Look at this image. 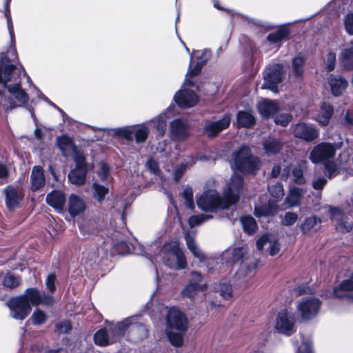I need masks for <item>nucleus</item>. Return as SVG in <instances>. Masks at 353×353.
<instances>
[{
	"label": "nucleus",
	"mask_w": 353,
	"mask_h": 353,
	"mask_svg": "<svg viewBox=\"0 0 353 353\" xmlns=\"http://www.w3.org/2000/svg\"><path fill=\"white\" fill-rule=\"evenodd\" d=\"M345 27L346 31L353 35V13L347 14L345 19Z\"/></svg>",
	"instance_id": "0e129e2a"
},
{
	"label": "nucleus",
	"mask_w": 353,
	"mask_h": 353,
	"mask_svg": "<svg viewBox=\"0 0 353 353\" xmlns=\"http://www.w3.org/2000/svg\"><path fill=\"white\" fill-rule=\"evenodd\" d=\"M165 334L169 342L174 347H181L183 343V334L188 328L186 315L176 307L168 309L166 315Z\"/></svg>",
	"instance_id": "20e7f679"
},
{
	"label": "nucleus",
	"mask_w": 353,
	"mask_h": 353,
	"mask_svg": "<svg viewBox=\"0 0 353 353\" xmlns=\"http://www.w3.org/2000/svg\"><path fill=\"white\" fill-rule=\"evenodd\" d=\"M68 210L71 216H77L83 213L85 210V202L79 196L71 194L69 197Z\"/></svg>",
	"instance_id": "bb28decb"
},
{
	"label": "nucleus",
	"mask_w": 353,
	"mask_h": 353,
	"mask_svg": "<svg viewBox=\"0 0 353 353\" xmlns=\"http://www.w3.org/2000/svg\"><path fill=\"white\" fill-rule=\"evenodd\" d=\"M194 83L192 82V85ZM188 85H183V88L174 95L175 102L181 108H190L198 102L197 95L192 90L185 88Z\"/></svg>",
	"instance_id": "dca6fc26"
},
{
	"label": "nucleus",
	"mask_w": 353,
	"mask_h": 353,
	"mask_svg": "<svg viewBox=\"0 0 353 353\" xmlns=\"http://www.w3.org/2000/svg\"><path fill=\"white\" fill-rule=\"evenodd\" d=\"M6 62V59L0 61V83L3 84L19 103V104L16 105L14 103L10 101L9 104H3L6 109L12 110L17 106L22 105L28 101V96L22 89L19 80L22 72L24 75L26 74L21 67L17 68Z\"/></svg>",
	"instance_id": "7ed1b4c3"
},
{
	"label": "nucleus",
	"mask_w": 353,
	"mask_h": 353,
	"mask_svg": "<svg viewBox=\"0 0 353 353\" xmlns=\"http://www.w3.org/2000/svg\"><path fill=\"white\" fill-rule=\"evenodd\" d=\"M265 153L268 155H274L279 152L282 148V143L280 139L274 137H269L263 143Z\"/></svg>",
	"instance_id": "7c9ffc66"
},
{
	"label": "nucleus",
	"mask_w": 353,
	"mask_h": 353,
	"mask_svg": "<svg viewBox=\"0 0 353 353\" xmlns=\"http://www.w3.org/2000/svg\"><path fill=\"white\" fill-rule=\"evenodd\" d=\"M92 190L94 198L100 203L104 201L105 196L109 192V189L107 187L97 183L92 184Z\"/></svg>",
	"instance_id": "79ce46f5"
},
{
	"label": "nucleus",
	"mask_w": 353,
	"mask_h": 353,
	"mask_svg": "<svg viewBox=\"0 0 353 353\" xmlns=\"http://www.w3.org/2000/svg\"><path fill=\"white\" fill-rule=\"evenodd\" d=\"M240 221L243 226V230L250 234H254L256 229L257 225L254 219L250 216H243L241 218Z\"/></svg>",
	"instance_id": "a18cd8bd"
},
{
	"label": "nucleus",
	"mask_w": 353,
	"mask_h": 353,
	"mask_svg": "<svg viewBox=\"0 0 353 353\" xmlns=\"http://www.w3.org/2000/svg\"><path fill=\"white\" fill-rule=\"evenodd\" d=\"M333 114L332 107L325 103H323L319 113L316 117V121L322 125H327L330 122V119Z\"/></svg>",
	"instance_id": "473e14b6"
},
{
	"label": "nucleus",
	"mask_w": 353,
	"mask_h": 353,
	"mask_svg": "<svg viewBox=\"0 0 353 353\" xmlns=\"http://www.w3.org/2000/svg\"><path fill=\"white\" fill-rule=\"evenodd\" d=\"M311 342L307 340L306 341H303L302 345L298 347L296 353H311Z\"/></svg>",
	"instance_id": "774afa93"
},
{
	"label": "nucleus",
	"mask_w": 353,
	"mask_h": 353,
	"mask_svg": "<svg viewBox=\"0 0 353 353\" xmlns=\"http://www.w3.org/2000/svg\"><path fill=\"white\" fill-rule=\"evenodd\" d=\"M265 245L268 246L269 253L272 256L276 255L280 251L279 243L270 234L263 235L256 241V247L259 250H263Z\"/></svg>",
	"instance_id": "4be33fe9"
},
{
	"label": "nucleus",
	"mask_w": 353,
	"mask_h": 353,
	"mask_svg": "<svg viewBox=\"0 0 353 353\" xmlns=\"http://www.w3.org/2000/svg\"><path fill=\"white\" fill-rule=\"evenodd\" d=\"M87 168H76L68 174L70 181L72 184L81 185L85 183Z\"/></svg>",
	"instance_id": "f704fd0d"
},
{
	"label": "nucleus",
	"mask_w": 353,
	"mask_h": 353,
	"mask_svg": "<svg viewBox=\"0 0 353 353\" xmlns=\"http://www.w3.org/2000/svg\"><path fill=\"white\" fill-rule=\"evenodd\" d=\"M169 133L172 140L184 141L190 135L188 122L181 118L174 119L170 123Z\"/></svg>",
	"instance_id": "ddd939ff"
},
{
	"label": "nucleus",
	"mask_w": 353,
	"mask_h": 353,
	"mask_svg": "<svg viewBox=\"0 0 353 353\" xmlns=\"http://www.w3.org/2000/svg\"><path fill=\"white\" fill-rule=\"evenodd\" d=\"M71 329L72 326L68 321H63L56 324V330L59 333H68Z\"/></svg>",
	"instance_id": "052dcab7"
},
{
	"label": "nucleus",
	"mask_w": 353,
	"mask_h": 353,
	"mask_svg": "<svg viewBox=\"0 0 353 353\" xmlns=\"http://www.w3.org/2000/svg\"><path fill=\"white\" fill-rule=\"evenodd\" d=\"M70 156H72L76 163V168H87L85 163V158L81 152L75 149V152L72 153Z\"/></svg>",
	"instance_id": "3c124183"
},
{
	"label": "nucleus",
	"mask_w": 353,
	"mask_h": 353,
	"mask_svg": "<svg viewBox=\"0 0 353 353\" xmlns=\"http://www.w3.org/2000/svg\"><path fill=\"white\" fill-rule=\"evenodd\" d=\"M114 246H115L116 250L119 254H122L128 253V252H130V245H128V243L125 241H123L121 242L116 243L114 244Z\"/></svg>",
	"instance_id": "680f3d73"
},
{
	"label": "nucleus",
	"mask_w": 353,
	"mask_h": 353,
	"mask_svg": "<svg viewBox=\"0 0 353 353\" xmlns=\"http://www.w3.org/2000/svg\"><path fill=\"white\" fill-rule=\"evenodd\" d=\"M158 256L168 267L174 270H183L187 265L185 255L176 243H165Z\"/></svg>",
	"instance_id": "39448f33"
},
{
	"label": "nucleus",
	"mask_w": 353,
	"mask_h": 353,
	"mask_svg": "<svg viewBox=\"0 0 353 353\" xmlns=\"http://www.w3.org/2000/svg\"><path fill=\"white\" fill-rule=\"evenodd\" d=\"M196 163L194 156L188 157L185 161L178 165L174 171V177L177 182L181 178L186 170L192 166Z\"/></svg>",
	"instance_id": "58836bf2"
},
{
	"label": "nucleus",
	"mask_w": 353,
	"mask_h": 353,
	"mask_svg": "<svg viewBox=\"0 0 353 353\" xmlns=\"http://www.w3.org/2000/svg\"><path fill=\"white\" fill-rule=\"evenodd\" d=\"M216 290L219 292L220 295L225 299H230L232 296V288L231 285L226 283H221L216 287Z\"/></svg>",
	"instance_id": "de8ad7c7"
},
{
	"label": "nucleus",
	"mask_w": 353,
	"mask_h": 353,
	"mask_svg": "<svg viewBox=\"0 0 353 353\" xmlns=\"http://www.w3.org/2000/svg\"><path fill=\"white\" fill-rule=\"evenodd\" d=\"M277 212V208L275 205H258L255 207L254 214L256 216H272Z\"/></svg>",
	"instance_id": "37998d69"
},
{
	"label": "nucleus",
	"mask_w": 353,
	"mask_h": 353,
	"mask_svg": "<svg viewBox=\"0 0 353 353\" xmlns=\"http://www.w3.org/2000/svg\"><path fill=\"white\" fill-rule=\"evenodd\" d=\"M21 279L10 272H7L2 278V285L7 289H14L21 285Z\"/></svg>",
	"instance_id": "e433bc0d"
},
{
	"label": "nucleus",
	"mask_w": 353,
	"mask_h": 353,
	"mask_svg": "<svg viewBox=\"0 0 353 353\" xmlns=\"http://www.w3.org/2000/svg\"><path fill=\"white\" fill-rule=\"evenodd\" d=\"M325 174L331 179L337 174L336 165L334 162H328L325 164Z\"/></svg>",
	"instance_id": "bf43d9fd"
},
{
	"label": "nucleus",
	"mask_w": 353,
	"mask_h": 353,
	"mask_svg": "<svg viewBox=\"0 0 353 353\" xmlns=\"http://www.w3.org/2000/svg\"><path fill=\"white\" fill-rule=\"evenodd\" d=\"M290 35V30L286 26L280 27L276 32L269 34L267 37L265 45L271 48H278L284 39Z\"/></svg>",
	"instance_id": "412c9836"
},
{
	"label": "nucleus",
	"mask_w": 353,
	"mask_h": 353,
	"mask_svg": "<svg viewBox=\"0 0 353 353\" xmlns=\"http://www.w3.org/2000/svg\"><path fill=\"white\" fill-rule=\"evenodd\" d=\"M113 135L122 137L127 141H132L134 139V125L125 126L110 130Z\"/></svg>",
	"instance_id": "a19ab883"
},
{
	"label": "nucleus",
	"mask_w": 353,
	"mask_h": 353,
	"mask_svg": "<svg viewBox=\"0 0 353 353\" xmlns=\"http://www.w3.org/2000/svg\"><path fill=\"white\" fill-rule=\"evenodd\" d=\"M21 296H24L25 300H27L30 305L33 306L39 305L51 306L54 303L52 296L48 295L45 292H40L38 289L34 288H28Z\"/></svg>",
	"instance_id": "2eb2a0df"
},
{
	"label": "nucleus",
	"mask_w": 353,
	"mask_h": 353,
	"mask_svg": "<svg viewBox=\"0 0 353 353\" xmlns=\"http://www.w3.org/2000/svg\"><path fill=\"white\" fill-rule=\"evenodd\" d=\"M284 78L283 65L279 63L270 65L264 72V83L262 88L269 89L274 92L278 91L277 86Z\"/></svg>",
	"instance_id": "0eeeda50"
},
{
	"label": "nucleus",
	"mask_w": 353,
	"mask_h": 353,
	"mask_svg": "<svg viewBox=\"0 0 353 353\" xmlns=\"http://www.w3.org/2000/svg\"><path fill=\"white\" fill-rule=\"evenodd\" d=\"M321 303L319 299L310 297L303 299L298 304L297 309L303 319L309 320L319 313Z\"/></svg>",
	"instance_id": "4468645a"
},
{
	"label": "nucleus",
	"mask_w": 353,
	"mask_h": 353,
	"mask_svg": "<svg viewBox=\"0 0 353 353\" xmlns=\"http://www.w3.org/2000/svg\"><path fill=\"white\" fill-rule=\"evenodd\" d=\"M55 280H56V276H55L54 274H49L46 279V285L48 290L51 293H53L56 290Z\"/></svg>",
	"instance_id": "e2e57ef3"
},
{
	"label": "nucleus",
	"mask_w": 353,
	"mask_h": 353,
	"mask_svg": "<svg viewBox=\"0 0 353 353\" xmlns=\"http://www.w3.org/2000/svg\"><path fill=\"white\" fill-rule=\"evenodd\" d=\"M305 59L303 57L298 55L292 61V71L297 78H302L305 72Z\"/></svg>",
	"instance_id": "4c0bfd02"
},
{
	"label": "nucleus",
	"mask_w": 353,
	"mask_h": 353,
	"mask_svg": "<svg viewBox=\"0 0 353 353\" xmlns=\"http://www.w3.org/2000/svg\"><path fill=\"white\" fill-rule=\"evenodd\" d=\"M147 168L154 174H158L159 172V168L157 162L153 159H150L146 163Z\"/></svg>",
	"instance_id": "69168bd1"
},
{
	"label": "nucleus",
	"mask_w": 353,
	"mask_h": 353,
	"mask_svg": "<svg viewBox=\"0 0 353 353\" xmlns=\"http://www.w3.org/2000/svg\"><path fill=\"white\" fill-rule=\"evenodd\" d=\"M307 162L305 160H299L297 165L292 169V178L295 183L302 185L306 182L303 176V170L307 168Z\"/></svg>",
	"instance_id": "2f4dec72"
},
{
	"label": "nucleus",
	"mask_w": 353,
	"mask_h": 353,
	"mask_svg": "<svg viewBox=\"0 0 353 353\" xmlns=\"http://www.w3.org/2000/svg\"><path fill=\"white\" fill-rule=\"evenodd\" d=\"M194 238V234L185 232V239L188 250L191 252L195 258L199 259L200 263H203L207 267L209 272L214 270V265L218 263L216 259L212 256H206L199 247L198 244L195 241Z\"/></svg>",
	"instance_id": "423d86ee"
},
{
	"label": "nucleus",
	"mask_w": 353,
	"mask_h": 353,
	"mask_svg": "<svg viewBox=\"0 0 353 353\" xmlns=\"http://www.w3.org/2000/svg\"><path fill=\"white\" fill-rule=\"evenodd\" d=\"M183 198L185 199V203L188 208L192 209L194 208L193 194L191 188H186L183 192Z\"/></svg>",
	"instance_id": "864d4df0"
},
{
	"label": "nucleus",
	"mask_w": 353,
	"mask_h": 353,
	"mask_svg": "<svg viewBox=\"0 0 353 353\" xmlns=\"http://www.w3.org/2000/svg\"><path fill=\"white\" fill-rule=\"evenodd\" d=\"M238 125L245 128H250L255 123V118L250 112L240 111L237 114Z\"/></svg>",
	"instance_id": "ea45409f"
},
{
	"label": "nucleus",
	"mask_w": 353,
	"mask_h": 353,
	"mask_svg": "<svg viewBox=\"0 0 353 353\" xmlns=\"http://www.w3.org/2000/svg\"><path fill=\"white\" fill-rule=\"evenodd\" d=\"M296 319L294 314L286 309L278 312L274 329L280 334L291 336L295 332Z\"/></svg>",
	"instance_id": "6e6552de"
},
{
	"label": "nucleus",
	"mask_w": 353,
	"mask_h": 353,
	"mask_svg": "<svg viewBox=\"0 0 353 353\" xmlns=\"http://www.w3.org/2000/svg\"><path fill=\"white\" fill-rule=\"evenodd\" d=\"M336 54L330 52L327 53L325 59V68L327 72L332 71L335 68Z\"/></svg>",
	"instance_id": "603ef678"
},
{
	"label": "nucleus",
	"mask_w": 353,
	"mask_h": 353,
	"mask_svg": "<svg viewBox=\"0 0 353 353\" xmlns=\"http://www.w3.org/2000/svg\"><path fill=\"white\" fill-rule=\"evenodd\" d=\"M306 192L307 190L305 188H298L294 185L290 186L285 199V205H286V208L300 205Z\"/></svg>",
	"instance_id": "6ab92c4d"
},
{
	"label": "nucleus",
	"mask_w": 353,
	"mask_h": 353,
	"mask_svg": "<svg viewBox=\"0 0 353 353\" xmlns=\"http://www.w3.org/2000/svg\"><path fill=\"white\" fill-rule=\"evenodd\" d=\"M194 57L196 59V65L194 66L193 65L194 58L191 56L188 70L184 81V85H192V81L190 79L199 74L202 67L206 63L210 57V51L208 50H203L201 52H197L194 55Z\"/></svg>",
	"instance_id": "9b49d317"
},
{
	"label": "nucleus",
	"mask_w": 353,
	"mask_h": 353,
	"mask_svg": "<svg viewBox=\"0 0 353 353\" xmlns=\"http://www.w3.org/2000/svg\"><path fill=\"white\" fill-rule=\"evenodd\" d=\"M48 319V316L45 312L39 308L34 310L29 321H31L34 325H41L44 324Z\"/></svg>",
	"instance_id": "49530a36"
},
{
	"label": "nucleus",
	"mask_w": 353,
	"mask_h": 353,
	"mask_svg": "<svg viewBox=\"0 0 353 353\" xmlns=\"http://www.w3.org/2000/svg\"><path fill=\"white\" fill-rule=\"evenodd\" d=\"M231 168L233 170L229 182L223 190V196L214 190L203 192L197 199L198 207L204 211L214 212L228 209L239 199L243 189V174H254L260 168L258 157L252 156L249 147L243 145L232 154Z\"/></svg>",
	"instance_id": "f257e3e1"
},
{
	"label": "nucleus",
	"mask_w": 353,
	"mask_h": 353,
	"mask_svg": "<svg viewBox=\"0 0 353 353\" xmlns=\"http://www.w3.org/2000/svg\"><path fill=\"white\" fill-rule=\"evenodd\" d=\"M268 190L272 196L277 199H282L284 195L283 187V185L280 183H276L275 184L270 185L268 188Z\"/></svg>",
	"instance_id": "09e8293b"
},
{
	"label": "nucleus",
	"mask_w": 353,
	"mask_h": 353,
	"mask_svg": "<svg viewBox=\"0 0 353 353\" xmlns=\"http://www.w3.org/2000/svg\"><path fill=\"white\" fill-rule=\"evenodd\" d=\"M46 179L43 170L41 166H34L30 175V188L32 191H37L44 186Z\"/></svg>",
	"instance_id": "5701e85b"
},
{
	"label": "nucleus",
	"mask_w": 353,
	"mask_h": 353,
	"mask_svg": "<svg viewBox=\"0 0 353 353\" xmlns=\"http://www.w3.org/2000/svg\"><path fill=\"white\" fill-rule=\"evenodd\" d=\"M257 107L260 114L264 118L273 116L279 108L276 101L268 99H263L260 101Z\"/></svg>",
	"instance_id": "b1692460"
},
{
	"label": "nucleus",
	"mask_w": 353,
	"mask_h": 353,
	"mask_svg": "<svg viewBox=\"0 0 353 353\" xmlns=\"http://www.w3.org/2000/svg\"><path fill=\"white\" fill-rule=\"evenodd\" d=\"M339 61L346 69L353 70V41L341 51Z\"/></svg>",
	"instance_id": "c85d7f7f"
},
{
	"label": "nucleus",
	"mask_w": 353,
	"mask_h": 353,
	"mask_svg": "<svg viewBox=\"0 0 353 353\" xmlns=\"http://www.w3.org/2000/svg\"><path fill=\"white\" fill-rule=\"evenodd\" d=\"M327 183L325 177L321 176L312 181V187L315 190H322Z\"/></svg>",
	"instance_id": "338daca9"
},
{
	"label": "nucleus",
	"mask_w": 353,
	"mask_h": 353,
	"mask_svg": "<svg viewBox=\"0 0 353 353\" xmlns=\"http://www.w3.org/2000/svg\"><path fill=\"white\" fill-rule=\"evenodd\" d=\"M230 123L229 115H225L221 119L216 121H208L204 127V132L208 137L216 136L224 129L227 128Z\"/></svg>",
	"instance_id": "a211bd4d"
},
{
	"label": "nucleus",
	"mask_w": 353,
	"mask_h": 353,
	"mask_svg": "<svg viewBox=\"0 0 353 353\" xmlns=\"http://www.w3.org/2000/svg\"><path fill=\"white\" fill-rule=\"evenodd\" d=\"M294 136L307 142H311L319 137V131L312 125L305 123H298L294 129Z\"/></svg>",
	"instance_id": "f3484780"
},
{
	"label": "nucleus",
	"mask_w": 353,
	"mask_h": 353,
	"mask_svg": "<svg viewBox=\"0 0 353 353\" xmlns=\"http://www.w3.org/2000/svg\"><path fill=\"white\" fill-rule=\"evenodd\" d=\"M336 144L323 142L316 145L310 152V159L314 163H319L334 157Z\"/></svg>",
	"instance_id": "9d476101"
},
{
	"label": "nucleus",
	"mask_w": 353,
	"mask_h": 353,
	"mask_svg": "<svg viewBox=\"0 0 353 353\" xmlns=\"http://www.w3.org/2000/svg\"><path fill=\"white\" fill-rule=\"evenodd\" d=\"M321 221L315 216L307 217L301 223L300 228L303 234L315 231L320 228Z\"/></svg>",
	"instance_id": "72a5a7b5"
},
{
	"label": "nucleus",
	"mask_w": 353,
	"mask_h": 353,
	"mask_svg": "<svg viewBox=\"0 0 353 353\" xmlns=\"http://www.w3.org/2000/svg\"><path fill=\"white\" fill-rule=\"evenodd\" d=\"M329 83L331 87L332 94L336 96H340L346 89L347 85V81L341 77L331 76L329 79Z\"/></svg>",
	"instance_id": "c756f323"
},
{
	"label": "nucleus",
	"mask_w": 353,
	"mask_h": 353,
	"mask_svg": "<svg viewBox=\"0 0 353 353\" xmlns=\"http://www.w3.org/2000/svg\"><path fill=\"white\" fill-rule=\"evenodd\" d=\"M212 218V216L203 214L200 215L192 216L189 218L188 223L191 228H193L199 225L200 224L204 223L208 220L211 219Z\"/></svg>",
	"instance_id": "8fccbe9b"
},
{
	"label": "nucleus",
	"mask_w": 353,
	"mask_h": 353,
	"mask_svg": "<svg viewBox=\"0 0 353 353\" xmlns=\"http://www.w3.org/2000/svg\"><path fill=\"white\" fill-rule=\"evenodd\" d=\"M6 195V203L10 210L19 206L23 198V193L21 190H17L12 186H8L4 190Z\"/></svg>",
	"instance_id": "aec40b11"
},
{
	"label": "nucleus",
	"mask_w": 353,
	"mask_h": 353,
	"mask_svg": "<svg viewBox=\"0 0 353 353\" xmlns=\"http://www.w3.org/2000/svg\"><path fill=\"white\" fill-rule=\"evenodd\" d=\"M157 123V130L161 135H163L166 130L165 113L160 115L155 121Z\"/></svg>",
	"instance_id": "4d7b16f0"
},
{
	"label": "nucleus",
	"mask_w": 353,
	"mask_h": 353,
	"mask_svg": "<svg viewBox=\"0 0 353 353\" xmlns=\"http://www.w3.org/2000/svg\"><path fill=\"white\" fill-rule=\"evenodd\" d=\"M291 119L292 117L290 114L284 113L277 115L274 119V121L277 125L286 126L290 123Z\"/></svg>",
	"instance_id": "5fc2aeb1"
},
{
	"label": "nucleus",
	"mask_w": 353,
	"mask_h": 353,
	"mask_svg": "<svg viewBox=\"0 0 353 353\" xmlns=\"http://www.w3.org/2000/svg\"><path fill=\"white\" fill-rule=\"evenodd\" d=\"M353 291V272L350 279L343 281L339 287L334 290V294L336 297L343 298L345 296V292Z\"/></svg>",
	"instance_id": "c9c22d12"
},
{
	"label": "nucleus",
	"mask_w": 353,
	"mask_h": 353,
	"mask_svg": "<svg viewBox=\"0 0 353 353\" xmlns=\"http://www.w3.org/2000/svg\"><path fill=\"white\" fill-rule=\"evenodd\" d=\"M7 305L10 310V315L18 320L25 319L32 310L31 305L24 296H18L10 299Z\"/></svg>",
	"instance_id": "1a4fd4ad"
},
{
	"label": "nucleus",
	"mask_w": 353,
	"mask_h": 353,
	"mask_svg": "<svg viewBox=\"0 0 353 353\" xmlns=\"http://www.w3.org/2000/svg\"><path fill=\"white\" fill-rule=\"evenodd\" d=\"M109 168L105 163L100 164V168L97 171V174L102 181H108L109 178Z\"/></svg>",
	"instance_id": "6e6d98bb"
},
{
	"label": "nucleus",
	"mask_w": 353,
	"mask_h": 353,
	"mask_svg": "<svg viewBox=\"0 0 353 353\" xmlns=\"http://www.w3.org/2000/svg\"><path fill=\"white\" fill-rule=\"evenodd\" d=\"M65 201V196L62 191L54 190L46 196L47 203L54 208L62 210Z\"/></svg>",
	"instance_id": "393cba45"
},
{
	"label": "nucleus",
	"mask_w": 353,
	"mask_h": 353,
	"mask_svg": "<svg viewBox=\"0 0 353 353\" xmlns=\"http://www.w3.org/2000/svg\"><path fill=\"white\" fill-rule=\"evenodd\" d=\"M138 316L127 318L116 324H110L98 330L94 335V343L99 346H107L118 341L127 328L132 326L131 331L141 334L142 339L148 336V330L143 324H137Z\"/></svg>",
	"instance_id": "f03ea898"
},
{
	"label": "nucleus",
	"mask_w": 353,
	"mask_h": 353,
	"mask_svg": "<svg viewBox=\"0 0 353 353\" xmlns=\"http://www.w3.org/2000/svg\"><path fill=\"white\" fill-rule=\"evenodd\" d=\"M298 219V215L294 212H287L283 219V223L285 225H292Z\"/></svg>",
	"instance_id": "13d9d810"
},
{
	"label": "nucleus",
	"mask_w": 353,
	"mask_h": 353,
	"mask_svg": "<svg viewBox=\"0 0 353 353\" xmlns=\"http://www.w3.org/2000/svg\"><path fill=\"white\" fill-rule=\"evenodd\" d=\"M203 276L198 272H192L189 283L181 290L183 296L194 299L199 292H203L207 288V284L202 282Z\"/></svg>",
	"instance_id": "f8f14e48"
},
{
	"label": "nucleus",
	"mask_w": 353,
	"mask_h": 353,
	"mask_svg": "<svg viewBox=\"0 0 353 353\" xmlns=\"http://www.w3.org/2000/svg\"><path fill=\"white\" fill-rule=\"evenodd\" d=\"M57 144L61 151L63 155L68 157L75 152L77 148L72 139L66 135H63L57 138Z\"/></svg>",
	"instance_id": "cd10ccee"
},
{
	"label": "nucleus",
	"mask_w": 353,
	"mask_h": 353,
	"mask_svg": "<svg viewBox=\"0 0 353 353\" xmlns=\"http://www.w3.org/2000/svg\"><path fill=\"white\" fill-rule=\"evenodd\" d=\"M149 129L145 125H134V137L137 143L144 142L148 136Z\"/></svg>",
	"instance_id": "c03bdc74"
},
{
	"label": "nucleus",
	"mask_w": 353,
	"mask_h": 353,
	"mask_svg": "<svg viewBox=\"0 0 353 353\" xmlns=\"http://www.w3.org/2000/svg\"><path fill=\"white\" fill-rule=\"evenodd\" d=\"M246 253L247 250L244 247L234 248L231 250H227L222 254V260L228 261L232 263H238L242 261Z\"/></svg>",
	"instance_id": "a878e982"
}]
</instances>
